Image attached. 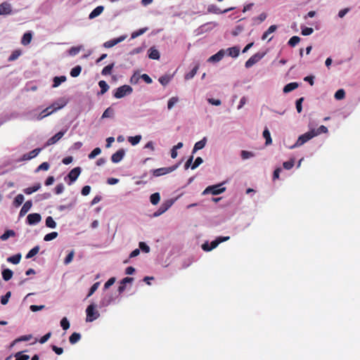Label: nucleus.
I'll return each instance as SVG.
<instances>
[{
    "label": "nucleus",
    "instance_id": "1",
    "mask_svg": "<svg viewBox=\"0 0 360 360\" xmlns=\"http://www.w3.org/2000/svg\"><path fill=\"white\" fill-rule=\"evenodd\" d=\"M96 306L94 304H91L87 307L86 309V322H92L99 316L98 311L96 309Z\"/></svg>",
    "mask_w": 360,
    "mask_h": 360
},
{
    "label": "nucleus",
    "instance_id": "2",
    "mask_svg": "<svg viewBox=\"0 0 360 360\" xmlns=\"http://www.w3.org/2000/svg\"><path fill=\"white\" fill-rule=\"evenodd\" d=\"M314 136H316L315 131L314 130L309 131L300 136L298 139L297 140L296 143L292 148L300 146L303 145L304 143H306L307 141H308L309 140L311 139Z\"/></svg>",
    "mask_w": 360,
    "mask_h": 360
},
{
    "label": "nucleus",
    "instance_id": "3",
    "mask_svg": "<svg viewBox=\"0 0 360 360\" xmlns=\"http://www.w3.org/2000/svg\"><path fill=\"white\" fill-rule=\"evenodd\" d=\"M81 168L79 167H75L72 169L67 176L65 177V181L68 183V185H71L73 182H75L81 173Z\"/></svg>",
    "mask_w": 360,
    "mask_h": 360
},
{
    "label": "nucleus",
    "instance_id": "4",
    "mask_svg": "<svg viewBox=\"0 0 360 360\" xmlns=\"http://www.w3.org/2000/svg\"><path fill=\"white\" fill-rule=\"evenodd\" d=\"M225 187H221V184H217L207 186L202 192V195L212 193V195H219L224 192Z\"/></svg>",
    "mask_w": 360,
    "mask_h": 360
},
{
    "label": "nucleus",
    "instance_id": "5",
    "mask_svg": "<svg viewBox=\"0 0 360 360\" xmlns=\"http://www.w3.org/2000/svg\"><path fill=\"white\" fill-rule=\"evenodd\" d=\"M179 164L180 163H179L176 165L172 166V167H161V168L153 169L151 172H152L153 176H155V177L160 176L169 174V173L174 171L179 167Z\"/></svg>",
    "mask_w": 360,
    "mask_h": 360
},
{
    "label": "nucleus",
    "instance_id": "6",
    "mask_svg": "<svg viewBox=\"0 0 360 360\" xmlns=\"http://www.w3.org/2000/svg\"><path fill=\"white\" fill-rule=\"evenodd\" d=\"M133 89L129 85H123L117 88L116 92L114 94V96L117 98H123L132 93Z\"/></svg>",
    "mask_w": 360,
    "mask_h": 360
},
{
    "label": "nucleus",
    "instance_id": "7",
    "mask_svg": "<svg viewBox=\"0 0 360 360\" xmlns=\"http://www.w3.org/2000/svg\"><path fill=\"white\" fill-rule=\"evenodd\" d=\"M61 108H63V105L55 108H53V105L49 106L39 113V115L37 117V120H42L45 117L52 114L53 112L56 111L58 109H60Z\"/></svg>",
    "mask_w": 360,
    "mask_h": 360
},
{
    "label": "nucleus",
    "instance_id": "8",
    "mask_svg": "<svg viewBox=\"0 0 360 360\" xmlns=\"http://www.w3.org/2000/svg\"><path fill=\"white\" fill-rule=\"evenodd\" d=\"M264 56V53H257L252 56L245 64L246 68H250L255 63H257L259 60H260Z\"/></svg>",
    "mask_w": 360,
    "mask_h": 360
},
{
    "label": "nucleus",
    "instance_id": "9",
    "mask_svg": "<svg viewBox=\"0 0 360 360\" xmlns=\"http://www.w3.org/2000/svg\"><path fill=\"white\" fill-rule=\"evenodd\" d=\"M66 129L64 131H60L58 132L56 134H55L53 136L51 137L48 141H46L45 146H49L51 145H53L56 143H57L65 134Z\"/></svg>",
    "mask_w": 360,
    "mask_h": 360
},
{
    "label": "nucleus",
    "instance_id": "10",
    "mask_svg": "<svg viewBox=\"0 0 360 360\" xmlns=\"http://www.w3.org/2000/svg\"><path fill=\"white\" fill-rule=\"evenodd\" d=\"M41 219V215L38 213H32L27 217V223L30 225H35Z\"/></svg>",
    "mask_w": 360,
    "mask_h": 360
},
{
    "label": "nucleus",
    "instance_id": "11",
    "mask_svg": "<svg viewBox=\"0 0 360 360\" xmlns=\"http://www.w3.org/2000/svg\"><path fill=\"white\" fill-rule=\"evenodd\" d=\"M41 150V148H36L32 150L28 153L24 154L22 158H20L21 161H25V160H30L35 157H37L40 151Z\"/></svg>",
    "mask_w": 360,
    "mask_h": 360
},
{
    "label": "nucleus",
    "instance_id": "12",
    "mask_svg": "<svg viewBox=\"0 0 360 360\" xmlns=\"http://www.w3.org/2000/svg\"><path fill=\"white\" fill-rule=\"evenodd\" d=\"M133 281H134V278H131V277H126V278H123L120 283V285L118 288V292L120 293L123 292L127 288V284L131 285Z\"/></svg>",
    "mask_w": 360,
    "mask_h": 360
},
{
    "label": "nucleus",
    "instance_id": "13",
    "mask_svg": "<svg viewBox=\"0 0 360 360\" xmlns=\"http://www.w3.org/2000/svg\"><path fill=\"white\" fill-rule=\"evenodd\" d=\"M12 11L11 4L5 1L0 4V15H8Z\"/></svg>",
    "mask_w": 360,
    "mask_h": 360
},
{
    "label": "nucleus",
    "instance_id": "14",
    "mask_svg": "<svg viewBox=\"0 0 360 360\" xmlns=\"http://www.w3.org/2000/svg\"><path fill=\"white\" fill-rule=\"evenodd\" d=\"M224 55L225 51L224 49H221L217 53L210 57L208 61L212 63L219 62L224 58Z\"/></svg>",
    "mask_w": 360,
    "mask_h": 360
},
{
    "label": "nucleus",
    "instance_id": "15",
    "mask_svg": "<svg viewBox=\"0 0 360 360\" xmlns=\"http://www.w3.org/2000/svg\"><path fill=\"white\" fill-rule=\"evenodd\" d=\"M32 206V202L31 200L26 201L24 203V205H22V207L20 211L19 216L20 217L25 216L29 212V210L31 209Z\"/></svg>",
    "mask_w": 360,
    "mask_h": 360
},
{
    "label": "nucleus",
    "instance_id": "16",
    "mask_svg": "<svg viewBox=\"0 0 360 360\" xmlns=\"http://www.w3.org/2000/svg\"><path fill=\"white\" fill-rule=\"evenodd\" d=\"M104 7L103 6H98L94 8L89 15V19H94L98 16L103 11Z\"/></svg>",
    "mask_w": 360,
    "mask_h": 360
},
{
    "label": "nucleus",
    "instance_id": "17",
    "mask_svg": "<svg viewBox=\"0 0 360 360\" xmlns=\"http://www.w3.org/2000/svg\"><path fill=\"white\" fill-rule=\"evenodd\" d=\"M39 115L38 110L34 109L32 110H30L24 114V116L27 120H37V117Z\"/></svg>",
    "mask_w": 360,
    "mask_h": 360
},
{
    "label": "nucleus",
    "instance_id": "18",
    "mask_svg": "<svg viewBox=\"0 0 360 360\" xmlns=\"http://www.w3.org/2000/svg\"><path fill=\"white\" fill-rule=\"evenodd\" d=\"M41 188V184L37 183L33 186L26 188L23 190V192L27 195H30L37 191H39Z\"/></svg>",
    "mask_w": 360,
    "mask_h": 360
},
{
    "label": "nucleus",
    "instance_id": "19",
    "mask_svg": "<svg viewBox=\"0 0 360 360\" xmlns=\"http://www.w3.org/2000/svg\"><path fill=\"white\" fill-rule=\"evenodd\" d=\"M148 57L150 59L158 60L160 56L159 51L156 49L151 47L148 50Z\"/></svg>",
    "mask_w": 360,
    "mask_h": 360
},
{
    "label": "nucleus",
    "instance_id": "20",
    "mask_svg": "<svg viewBox=\"0 0 360 360\" xmlns=\"http://www.w3.org/2000/svg\"><path fill=\"white\" fill-rule=\"evenodd\" d=\"M206 144V138H203L202 140L196 142L193 149V153H195L197 150L202 149Z\"/></svg>",
    "mask_w": 360,
    "mask_h": 360
},
{
    "label": "nucleus",
    "instance_id": "21",
    "mask_svg": "<svg viewBox=\"0 0 360 360\" xmlns=\"http://www.w3.org/2000/svg\"><path fill=\"white\" fill-rule=\"evenodd\" d=\"M125 155V150L122 148L118 150L114 153V162H119L124 158Z\"/></svg>",
    "mask_w": 360,
    "mask_h": 360
},
{
    "label": "nucleus",
    "instance_id": "22",
    "mask_svg": "<svg viewBox=\"0 0 360 360\" xmlns=\"http://www.w3.org/2000/svg\"><path fill=\"white\" fill-rule=\"evenodd\" d=\"M21 254L20 253H18L15 255H13L11 257H9L6 259L7 262H10V263H12L13 264H18L20 263V259H21Z\"/></svg>",
    "mask_w": 360,
    "mask_h": 360
},
{
    "label": "nucleus",
    "instance_id": "23",
    "mask_svg": "<svg viewBox=\"0 0 360 360\" xmlns=\"http://www.w3.org/2000/svg\"><path fill=\"white\" fill-rule=\"evenodd\" d=\"M1 274L3 279L6 281H8L12 278L13 272L9 269H4Z\"/></svg>",
    "mask_w": 360,
    "mask_h": 360
},
{
    "label": "nucleus",
    "instance_id": "24",
    "mask_svg": "<svg viewBox=\"0 0 360 360\" xmlns=\"http://www.w3.org/2000/svg\"><path fill=\"white\" fill-rule=\"evenodd\" d=\"M299 84L297 82H290L286 84L283 88L284 93H289L298 87Z\"/></svg>",
    "mask_w": 360,
    "mask_h": 360
},
{
    "label": "nucleus",
    "instance_id": "25",
    "mask_svg": "<svg viewBox=\"0 0 360 360\" xmlns=\"http://www.w3.org/2000/svg\"><path fill=\"white\" fill-rule=\"evenodd\" d=\"M228 54L229 56H231L233 58H236L239 55L240 49L237 46H233L227 49Z\"/></svg>",
    "mask_w": 360,
    "mask_h": 360
},
{
    "label": "nucleus",
    "instance_id": "26",
    "mask_svg": "<svg viewBox=\"0 0 360 360\" xmlns=\"http://www.w3.org/2000/svg\"><path fill=\"white\" fill-rule=\"evenodd\" d=\"M262 135H263V137L265 139V141H265V144L266 146L271 144L272 139H271V134H270L269 130L267 128L264 129Z\"/></svg>",
    "mask_w": 360,
    "mask_h": 360
},
{
    "label": "nucleus",
    "instance_id": "27",
    "mask_svg": "<svg viewBox=\"0 0 360 360\" xmlns=\"http://www.w3.org/2000/svg\"><path fill=\"white\" fill-rule=\"evenodd\" d=\"M277 29V26L275 25H271L268 30L264 32L262 37V40H265L266 39L268 38L269 35L271 33H273L274 32H275Z\"/></svg>",
    "mask_w": 360,
    "mask_h": 360
},
{
    "label": "nucleus",
    "instance_id": "28",
    "mask_svg": "<svg viewBox=\"0 0 360 360\" xmlns=\"http://www.w3.org/2000/svg\"><path fill=\"white\" fill-rule=\"evenodd\" d=\"M15 233L13 230H7L0 236V239L3 241L8 240L10 237L15 236Z\"/></svg>",
    "mask_w": 360,
    "mask_h": 360
},
{
    "label": "nucleus",
    "instance_id": "29",
    "mask_svg": "<svg viewBox=\"0 0 360 360\" xmlns=\"http://www.w3.org/2000/svg\"><path fill=\"white\" fill-rule=\"evenodd\" d=\"M32 36L30 32L25 33L22 37L21 43L25 46L29 44L32 40Z\"/></svg>",
    "mask_w": 360,
    "mask_h": 360
},
{
    "label": "nucleus",
    "instance_id": "30",
    "mask_svg": "<svg viewBox=\"0 0 360 360\" xmlns=\"http://www.w3.org/2000/svg\"><path fill=\"white\" fill-rule=\"evenodd\" d=\"M98 86L101 88V91L98 93V94H104L109 89L108 84L105 81H100L98 82Z\"/></svg>",
    "mask_w": 360,
    "mask_h": 360
},
{
    "label": "nucleus",
    "instance_id": "31",
    "mask_svg": "<svg viewBox=\"0 0 360 360\" xmlns=\"http://www.w3.org/2000/svg\"><path fill=\"white\" fill-rule=\"evenodd\" d=\"M65 81H66L65 76L55 77L53 78V88L58 87L62 82H64Z\"/></svg>",
    "mask_w": 360,
    "mask_h": 360
},
{
    "label": "nucleus",
    "instance_id": "32",
    "mask_svg": "<svg viewBox=\"0 0 360 360\" xmlns=\"http://www.w3.org/2000/svg\"><path fill=\"white\" fill-rule=\"evenodd\" d=\"M76 202H77V200L74 199L72 200V202L70 204H68L67 205H59L57 207V209L60 212L64 211L66 209H72L76 205Z\"/></svg>",
    "mask_w": 360,
    "mask_h": 360
},
{
    "label": "nucleus",
    "instance_id": "33",
    "mask_svg": "<svg viewBox=\"0 0 360 360\" xmlns=\"http://www.w3.org/2000/svg\"><path fill=\"white\" fill-rule=\"evenodd\" d=\"M25 198L22 194L17 195L13 200V205L15 207H19L23 202Z\"/></svg>",
    "mask_w": 360,
    "mask_h": 360
},
{
    "label": "nucleus",
    "instance_id": "34",
    "mask_svg": "<svg viewBox=\"0 0 360 360\" xmlns=\"http://www.w3.org/2000/svg\"><path fill=\"white\" fill-rule=\"evenodd\" d=\"M81 339V335L78 333H73L69 338V341L71 344L77 343Z\"/></svg>",
    "mask_w": 360,
    "mask_h": 360
},
{
    "label": "nucleus",
    "instance_id": "35",
    "mask_svg": "<svg viewBox=\"0 0 360 360\" xmlns=\"http://www.w3.org/2000/svg\"><path fill=\"white\" fill-rule=\"evenodd\" d=\"M160 200V195L159 193H153L150 197V201L154 205L158 204Z\"/></svg>",
    "mask_w": 360,
    "mask_h": 360
},
{
    "label": "nucleus",
    "instance_id": "36",
    "mask_svg": "<svg viewBox=\"0 0 360 360\" xmlns=\"http://www.w3.org/2000/svg\"><path fill=\"white\" fill-rule=\"evenodd\" d=\"M198 65H195L189 72H188L186 75H185V79H192L197 73L198 70Z\"/></svg>",
    "mask_w": 360,
    "mask_h": 360
},
{
    "label": "nucleus",
    "instance_id": "37",
    "mask_svg": "<svg viewBox=\"0 0 360 360\" xmlns=\"http://www.w3.org/2000/svg\"><path fill=\"white\" fill-rule=\"evenodd\" d=\"M82 71V67L80 65H77L74 67L70 71V75L72 77H76L79 75Z\"/></svg>",
    "mask_w": 360,
    "mask_h": 360
},
{
    "label": "nucleus",
    "instance_id": "38",
    "mask_svg": "<svg viewBox=\"0 0 360 360\" xmlns=\"http://www.w3.org/2000/svg\"><path fill=\"white\" fill-rule=\"evenodd\" d=\"M112 300L111 295L106 294L101 300V305L103 307L108 306L110 304Z\"/></svg>",
    "mask_w": 360,
    "mask_h": 360
},
{
    "label": "nucleus",
    "instance_id": "39",
    "mask_svg": "<svg viewBox=\"0 0 360 360\" xmlns=\"http://www.w3.org/2000/svg\"><path fill=\"white\" fill-rule=\"evenodd\" d=\"M39 247L38 245L35 246L28 252L25 257L27 259L32 258V257L35 256L39 252Z\"/></svg>",
    "mask_w": 360,
    "mask_h": 360
},
{
    "label": "nucleus",
    "instance_id": "40",
    "mask_svg": "<svg viewBox=\"0 0 360 360\" xmlns=\"http://www.w3.org/2000/svg\"><path fill=\"white\" fill-rule=\"evenodd\" d=\"M46 226L51 229H55L56 223L51 217H48L46 219Z\"/></svg>",
    "mask_w": 360,
    "mask_h": 360
},
{
    "label": "nucleus",
    "instance_id": "41",
    "mask_svg": "<svg viewBox=\"0 0 360 360\" xmlns=\"http://www.w3.org/2000/svg\"><path fill=\"white\" fill-rule=\"evenodd\" d=\"M178 101L179 98L177 96H173L170 98L167 102L168 110H171Z\"/></svg>",
    "mask_w": 360,
    "mask_h": 360
},
{
    "label": "nucleus",
    "instance_id": "42",
    "mask_svg": "<svg viewBox=\"0 0 360 360\" xmlns=\"http://www.w3.org/2000/svg\"><path fill=\"white\" fill-rule=\"evenodd\" d=\"M141 139V135H136L135 136H129L128 140L132 146L138 144Z\"/></svg>",
    "mask_w": 360,
    "mask_h": 360
},
{
    "label": "nucleus",
    "instance_id": "43",
    "mask_svg": "<svg viewBox=\"0 0 360 360\" xmlns=\"http://www.w3.org/2000/svg\"><path fill=\"white\" fill-rule=\"evenodd\" d=\"M21 55V51L20 50H15L12 52L11 56L8 57V61H14L16 59L18 58V57Z\"/></svg>",
    "mask_w": 360,
    "mask_h": 360
},
{
    "label": "nucleus",
    "instance_id": "44",
    "mask_svg": "<svg viewBox=\"0 0 360 360\" xmlns=\"http://www.w3.org/2000/svg\"><path fill=\"white\" fill-rule=\"evenodd\" d=\"M101 153V148H96L89 154L88 158L89 159H94L97 155H100Z\"/></svg>",
    "mask_w": 360,
    "mask_h": 360
},
{
    "label": "nucleus",
    "instance_id": "45",
    "mask_svg": "<svg viewBox=\"0 0 360 360\" xmlns=\"http://www.w3.org/2000/svg\"><path fill=\"white\" fill-rule=\"evenodd\" d=\"M300 41V38L299 37L293 36L288 41V44L290 46L293 47V46H296Z\"/></svg>",
    "mask_w": 360,
    "mask_h": 360
},
{
    "label": "nucleus",
    "instance_id": "46",
    "mask_svg": "<svg viewBox=\"0 0 360 360\" xmlns=\"http://www.w3.org/2000/svg\"><path fill=\"white\" fill-rule=\"evenodd\" d=\"M170 79L171 77L169 75H163L159 78V82L162 85L166 86L167 84H168Z\"/></svg>",
    "mask_w": 360,
    "mask_h": 360
},
{
    "label": "nucleus",
    "instance_id": "47",
    "mask_svg": "<svg viewBox=\"0 0 360 360\" xmlns=\"http://www.w3.org/2000/svg\"><path fill=\"white\" fill-rule=\"evenodd\" d=\"M147 30H148V28L145 27V28H141V29H139V30L134 32L131 34V39H135V38L138 37L139 36L143 34V33H145L146 32Z\"/></svg>",
    "mask_w": 360,
    "mask_h": 360
},
{
    "label": "nucleus",
    "instance_id": "48",
    "mask_svg": "<svg viewBox=\"0 0 360 360\" xmlns=\"http://www.w3.org/2000/svg\"><path fill=\"white\" fill-rule=\"evenodd\" d=\"M81 48H82V46H73V47H71L69 49V51H68L69 54L70 56H76L80 51Z\"/></svg>",
    "mask_w": 360,
    "mask_h": 360
},
{
    "label": "nucleus",
    "instance_id": "49",
    "mask_svg": "<svg viewBox=\"0 0 360 360\" xmlns=\"http://www.w3.org/2000/svg\"><path fill=\"white\" fill-rule=\"evenodd\" d=\"M74 255H75V252L74 250H71L69 254L67 255V257H65V260H64V264L65 265H68L69 264L73 259V257H74Z\"/></svg>",
    "mask_w": 360,
    "mask_h": 360
},
{
    "label": "nucleus",
    "instance_id": "50",
    "mask_svg": "<svg viewBox=\"0 0 360 360\" xmlns=\"http://www.w3.org/2000/svg\"><path fill=\"white\" fill-rule=\"evenodd\" d=\"M50 165L48 162H42L35 170V172H39L41 170L46 171L49 169Z\"/></svg>",
    "mask_w": 360,
    "mask_h": 360
},
{
    "label": "nucleus",
    "instance_id": "51",
    "mask_svg": "<svg viewBox=\"0 0 360 360\" xmlns=\"http://www.w3.org/2000/svg\"><path fill=\"white\" fill-rule=\"evenodd\" d=\"M57 236H58L57 232H51L50 233L46 234L44 236V240L45 241H50V240H52L55 239L56 238H57Z\"/></svg>",
    "mask_w": 360,
    "mask_h": 360
},
{
    "label": "nucleus",
    "instance_id": "52",
    "mask_svg": "<svg viewBox=\"0 0 360 360\" xmlns=\"http://www.w3.org/2000/svg\"><path fill=\"white\" fill-rule=\"evenodd\" d=\"M345 96V92L344 91V89H339L338 90L335 94V98L337 99V100H341V99H343Z\"/></svg>",
    "mask_w": 360,
    "mask_h": 360
},
{
    "label": "nucleus",
    "instance_id": "53",
    "mask_svg": "<svg viewBox=\"0 0 360 360\" xmlns=\"http://www.w3.org/2000/svg\"><path fill=\"white\" fill-rule=\"evenodd\" d=\"M11 296V292L10 291L7 292L5 295L1 297V303L3 305H6L8 302V300Z\"/></svg>",
    "mask_w": 360,
    "mask_h": 360
},
{
    "label": "nucleus",
    "instance_id": "54",
    "mask_svg": "<svg viewBox=\"0 0 360 360\" xmlns=\"http://www.w3.org/2000/svg\"><path fill=\"white\" fill-rule=\"evenodd\" d=\"M14 356L16 358L15 360H28L30 356L27 354H22L21 352H17Z\"/></svg>",
    "mask_w": 360,
    "mask_h": 360
},
{
    "label": "nucleus",
    "instance_id": "55",
    "mask_svg": "<svg viewBox=\"0 0 360 360\" xmlns=\"http://www.w3.org/2000/svg\"><path fill=\"white\" fill-rule=\"evenodd\" d=\"M60 326L63 330H68L70 328V323L66 317L61 319Z\"/></svg>",
    "mask_w": 360,
    "mask_h": 360
},
{
    "label": "nucleus",
    "instance_id": "56",
    "mask_svg": "<svg viewBox=\"0 0 360 360\" xmlns=\"http://www.w3.org/2000/svg\"><path fill=\"white\" fill-rule=\"evenodd\" d=\"M266 18V14L265 13H262L257 18H255L253 20L255 23L259 24L265 20Z\"/></svg>",
    "mask_w": 360,
    "mask_h": 360
},
{
    "label": "nucleus",
    "instance_id": "57",
    "mask_svg": "<svg viewBox=\"0 0 360 360\" xmlns=\"http://www.w3.org/2000/svg\"><path fill=\"white\" fill-rule=\"evenodd\" d=\"M295 161L292 159L289 161L284 162L283 166L285 169H290L293 167Z\"/></svg>",
    "mask_w": 360,
    "mask_h": 360
},
{
    "label": "nucleus",
    "instance_id": "58",
    "mask_svg": "<svg viewBox=\"0 0 360 360\" xmlns=\"http://www.w3.org/2000/svg\"><path fill=\"white\" fill-rule=\"evenodd\" d=\"M100 285L99 282L95 283L90 288L89 292L87 295V297L91 296L94 292L98 289V286Z\"/></svg>",
    "mask_w": 360,
    "mask_h": 360
},
{
    "label": "nucleus",
    "instance_id": "59",
    "mask_svg": "<svg viewBox=\"0 0 360 360\" xmlns=\"http://www.w3.org/2000/svg\"><path fill=\"white\" fill-rule=\"evenodd\" d=\"M112 70V63L109 64L108 65L105 66L103 69L102 75H110L111 73Z\"/></svg>",
    "mask_w": 360,
    "mask_h": 360
},
{
    "label": "nucleus",
    "instance_id": "60",
    "mask_svg": "<svg viewBox=\"0 0 360 360\" xmlns=\"http://www.w3.org/2000/svg\"><path fill=\"white\" fill-rule=\"evenodd\" d=\"M139 248L144 252L148 253L150 252V247L144 242L139 243Z\"/></svg>",
    "mask_w": 360,
    "mask_h": 360
},
{
    "label": "nucleus",
    "instance_id": "61",
    "mask_svg": "<svg viewBox=\"0 0 360 360\" xmlns=\"http://www.w3.org/2000/svg\"><path fill=\"white\" fill-rule=\"evenodd\" d=\"M254 155L252 152L247 151V150H242L241 151V158L244 160L250 158L251 157H253Z\"/></svg>",
    "mask_w": 360,
    "mask_h": 360
},
{
    "label": "nucleus",
    "instance_id": "62",
    "mask_svg": "<svg viewBox=\"0 0 360 360\" xmlns=\"http://www.w3.org/2000/svg\"><path fill=\"white\" fill-rule=\"evenodd\" d=\"M203 162L202 158L198 157L194 161L193 164L191 165V169H196L202 162Z\"/></svg>",
    "mask_w": 360,
    "mask_h": 360
},
{
    "label": "nucleus",
    "instance_id": "63",
    "mask_svg": "<svg viewBox=\"0 0 360 360\" xmlns=\"http://www.w3.org/2000/svg\"><path fill=\"white\" fill-rule=\"evenodd\" d=\"M303 101L304 98L302 97L296 101V109L299 113L302 110V103Z\"/></svg>",
    "mask_w": 360,
    "mask_h": 360
},
{
    "label": "nucleus",
    "instance_id": "64",
    "mask_svg": "<svg viewBox=\"0 0 360 360\" xmlns=\"http://www.w3.org/2000/svg\"><path fill=\"white\" fill-rule=\"evenodd\" d=\"M166 211H167L166 208L161 205L160 207H159V209L153 214V216L158 217V216L162 214L163 213H165Z\"/></svg>",
    "mask_w": 360,
    "mask_h": 360
}]
</instances>
